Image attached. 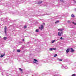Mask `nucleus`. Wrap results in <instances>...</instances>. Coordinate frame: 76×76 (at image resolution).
<instances>
[{
	"instance_id": "f257e3e1",
	"label": "nucleus",
	"mask_w": 76,
	"mask_h": 76,
	"mask_svg": "<svg viewBox=\"0 0 76 76\" xmlns=\"http://www.w3.org/2000/svg\"><path fill=\"white\" fill-rule=\"evenodd\" d=\"M61 34H63V32H61V33L60 32H58V35L59 37H60L61 36Z\"/></svg>"
},
{
	"instance_id": "f03ea898",
	"label": "nucleus",
	"mask_w": 76,
	"mask_h": 76,
	"mask_svg": "<svg viewBox=\"0 0 76 76\" xmlns=\"http://www.w3.org/2000/svg\"><path fill=\"white\" fill-rule=\"evenodd\" d=\"M39 29H41V30H42L43 29H44V26H43V25H41V27H39Z\"/></svg>"
},
{
	"instance_id": "7ed1b4c3",
	"label": "nucleus",
	"mask_w": 76,
	"mask_h": 76,
	"mask_svg": "<svg viewBox=\"0 0 76 76\" xmlns=\"http://www.w3.org/2000/svg\"><path fill=\"white\" fill-rule=\"evenodd\" d=\"M38 62V61L35 59H34V61L33 62L34 63H36V64H38V63H37Z\"/></svg>"
},
{
	"instance_id": "20e7f679",
	"label": "nucleus",
	"mask_w": 76,
	"mask_h": 76,
	"mask_svg": "<svg viewBox=\"0 0 76 76\" xmlns=\"http://www.w3.org/2000/svg\"><path fill=\"white\" fill-rule=\"evenodd\" d=\"M7 27L6 26H5L4 27V32L5 34H6V32H7Z\"/></svg>"
},
{
	"instance_id": "39448f33",
	"label": "nucleus",
	"mask_w": 76,
	"mask_h": 76,
	"mask_svg": "<svg viewBox=\"0 0 76 76\" xmlns=\"http://www.w3.org/2000/svg\"><path fill=\"white\" fill-rule=\"evenodd\" d=\"M42 1H39L38 3V4H41V3H42Z\"/></svg>"
},
{
	"instance_id": "423d86ee",
	"label": "nucleus",
	"mask_w": 76,
	"mask_h": 76,
	"mask_svg": "<svg viewBox=\"0 0 76 76\" xmlns=\"http://www.w3.org/2000/svg\"><path fill=\"white\" fill-rule=\"evenodd\" d=\"M74 51H75V50L73 49V48H71V52L73 53V52H74Z\"/></svg>"
},
{
	"instance_id": "0eeeda50",
	"label": "nucleus",
	"mask_w": 76,
	"mask_h": 76,
	"mask_svg": "<svg viewBox=\"0 0 76 76\" xmlns=\"http://www.w3.org/2000/svg\"><path fill=\"white\" fill-rule=\"evenodd\" d=\"M4 56H5V53H4V54L3 55H1V56H0V57L1 58H2V57H4Z\"/></svg>"
},
{
	"instance_id": "6e6552de",
	"label": "nucleus",
	"mask_w": 76,
	"mask_h": 76,
	"mask_svg": "<svg viewBox=\"0 0 76 76\" xmlns=\"http://www.w3.org/2000/svg\"><path fill=\"white\" fill-rule=\"evenodd\" d=\"M63 29H61V28H59L58 30V31H61V32H62L63 31Z\"/></svg>"
},
{
	"instance_id": "1a4fd4ad",
	"label": "nucleus",
	"mask_w": 76,
	"mask_h": 76,
	"mask_svg": "<svg viewBox=\"0 0 76 76\" xmlns=\"http://www.w3.org/2000/svg\"><path fill=\"white\" fill-rule=\"evenodd\" d=\"M66 53H68L69 52V49H67L66 50Z\"/></svg>"
},
{
	"instance_id": "9d476101",
	"label": "nucleus",
	"mask_w": 76,
	"mask_h": 76,
	"mask_svg": "<svg viewBox=\"0 0 76 76\" xmlns=\"http://www.w3.org/2000/svg\"><path fill=\"white\" fill-rule=\"evenodd\" d=\"M58 22H59V20L56 21V22L55 23V24L58 23Z\"/></svg>"
},
{
	"instance_id": "9b49d317",
	"label": "nucleus",
	"mask_w": 76,
	"mask_h": 76,
	"mask_svg": "<svg viewBox=\"0 0 76 76\" xmlns=\"http://www.w3.org/2000/svg\"><path fill=\"white\" fill-rule=\"evenodd\" d=\"M19 70L20 71H21V72H22L23 71V70L21 68H19Z\"/></svg>"
},
{
	"instance_id": "f8f14e48",
	"label": "nucleus",
	"mask_w": 76,
	"mask_h": 76,
	"mask_svg": "<svg viewBox=\"0 0 76 76\" xmlns=\"http://www.w3.org/2000/svg\"><path fill=\"white\" fill-rule=\"evenodd\" d=\"M4 40H6V39H7V37H4Z\"/></svg>"
},
{
	"instance_id": "ddd939ff",
	"label": "nucleus",
	"mask_w": 76,
	"mask_h": 76,
	"mask_svg": "<svg viewBox=\"0 0 76 76\" xmlns=\"http://www.w3.org/2000/svg\"><path fill=\"white\" fill-rule=\"evenodd\" d=\"M36 32H39V30L37 29L36 30Z\"/></svg>"
},
{
	"instance_id": "4468645a",
	"label": "nucleus",
	"mask_w": 76,
	"mask_h": 76,
	"mask_svg": "<svg viewBox=\"0 0 76 76\" xmlns=\"http://www.w3.org/2000/svg\"><path fill=\"white\" fill-rule=\"evenodd\" d=\"M71 16L72 18H74V17H75V15H73V14H72L71 15Z\"/></svg>"
},
{
	"instance_id": "2eb2a0df",
	"label": "nucleus",
	"mask_w": 76,
	"mask_h": 76,
	"mask_svg": "<svg viewBox=\"0 0 76 76\" xmlns=\"http://www.w3.org/2000/svg\"><path fill=\"white\" fill-rule=\"evenodd\" d=\"M17 51L18 52V53H19L20 52V50L18 49L17 50Z\"/></svg>"
},
{
	"instance_id": "dca6fc26",
	"label": "nucleus",
	"mask_w": 76,
	"mask_h": 76,
	"mask_svg": "<svg viewBox=\"0 0 76 76\" xmlns=\"http://www.w3.org/2000/svg\"><path fill=\"white\" fill-rule=\"evenodd\" d=\"M55 40H52L51 42L52 43H54L55 42Z\"/></svg>"
},
{
	"instance_id": "f3484780",
	"label": "nucleus",
	"mask_w": 76,
	"mask_h": 76,
	"mask_svg": "<svg viewBox=\"0 0 76 76\" xmlns=\"http://www.w3.org/2000/svg\"><path fill=\"white\" fill-rule=\"evenodd\" d=\"M58 60L59 61H62V59H60V58H58Z\"/></svg>"
},
{
	"instance_id": "a211bd4d",
	"label": "nucleus",
	"mask_w": 76,
	"mask_h": 76,
	"mask_svg": "<svg viewBox=\"0 0 76 76\" xmlns=\"http://www.w3.org/2000/svg\"><path fill=\"white\" fill-rule=\"evenodd\" d=\"M26 28H27V27H26V26H24V29H25Z\"/></svg>"
},
{
	"instance_id": "6ab92c4d",
	"label": "nucleus",
	"mask_w": 76,
	"mask_h": 76,
	"mask_svg": "<svg viewBox=\"0 0 76 76\" xmlns=\"http://www.w3.org/2000/svg\"><path fill=\"white\" fill-rule=\"evenodd\" d=\"M52 50H53V48H50V51H52Z\"/></svg>"
},
{
	"instance_id": "aec40b11",
	"label": "nucleus",
	"mask_w": 76,
	"mask_h": 76,
	"mask_svg": "<svg viewBox=\"0 0 76 76\" xmlns=\"http://www.w3.org/2000/svg\"><path fill=\"white\" fill-rule=\"evenodd\" d=\"M57 54H56L54 56V57H57Z\"/></svg>"
},
{
	"instance_id": "412c9836",
	"label": "nucleus",
	"mask_w": 76,
	"mask_h": 76,
	"mask_svg": "<svg viewBox=\"0 0 76 76\" xmlns=\"http://www.w3.org/2000/svg\"><path fill=\"white\" fill-rule=\"evenodd\" d=\"M67 22H68V23H70L71 22H70V21L69 20L67 21Z\"/></svg>"
},
{
	"instance_id": "4be33fe9",
	"label": "nucleus",
	"mask_w": 76,
	"mask_h": 76,
	"mask_svg": "<svg viewBox=\"0 0 76 76\" xmlns=\"http://www.w3.org/2000/svg\"><path fill=\"white\" fill-rule=\"evenodd\" d=\"M52 49L53 50H56V48H53Z\"/></svg>"
},
{
	"instance_id": "5701e85b",
	"label": "nucleus",
	"mask_w": 76,
	"mask_h": 76,
	"mask_svg": "<svg viewBox=\"0 0 76 76\" xmlns=\"http://www.w3.org/2000/svg\"><path fill=\"white\" fill-rule=\"evenodd\" d=\"M72 76H76V75L75 74H73L72 75Z\"/></svg>"
},
{
	"instance_id": "b1692460",
	"label": "nucleus",
	"mask_w": 76,
	"mask_h": 76,
	"mask_svg": "<svg viewBox=\"0 0 76 76\" xmlns=\"http://www.w3.org/2000/svg\"><path fill=\"white\" fill-rule=\"evenodd\" d=\"M64 39V38H62V37L60 38V39Z\"/></svg>"
},
{
	"instance_id": "393cba45",
	"label": "nucleus",
	"mask_w": 76,
	"mask_h": 76,
	"mask_svg": "<svg viewBox=\"0 0 76 76\" xmlns=\"http://www.w3.org/2000/svg\"><path fill=\"white\" fill-rule=\"evenodd\" d=\"M43 25H45V23H43Z\"/></svg>"
},
{
	"instance_id": "a878e982",
	"label": "nucleus",
	"mask_w": 76,
	"mask_h": 76,
	"mask_svg": "<svg viewBox=\"0 0 76 76\" xmlns=\"http://www.w3.org/2000/svg\"><path fill=\"white\" fill-rule=\"evenodd\" d=\"M23 41H24H24H25L24 40V39H23Z\"/></svg>"
},
{
	"instance_id": "bb28decb",
	"label": "nucleus",
	"mask_w": 76,
	"mask_h": 76,
	"mask_svg": "<svg viewBox=\"0 0 76 76\" xmlns=\"http://www.w3.org/2000/svg\"><path fill=\"white\" fill-rule=\"evenodd\" d=\"M7 76H9L7 75Z\"/></svg>"
},
{
	"instance_id": "cd10ccee",
	"label": "nucleus",
	"mask_w": 76,
	"mask_h": 76,
	"mask_svg": "<svg viewBox=\"0 0 76 76\" xmlns=\"http://www.w3.org/2000/svg\"><path fill=\"white\" fill-rule=\"evenodd\" d=\"M0 37H1V36H0Z\"/></svg>"
}]
</instances>
